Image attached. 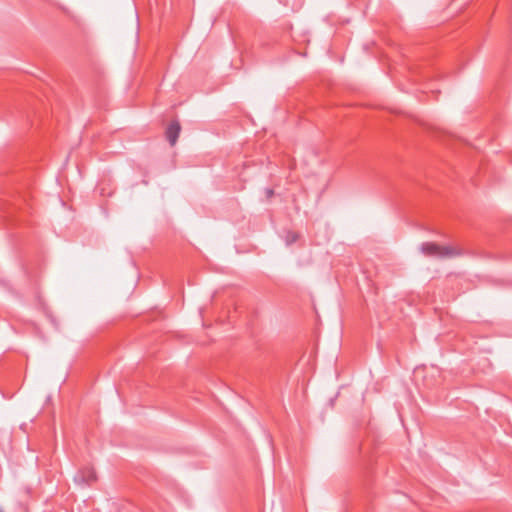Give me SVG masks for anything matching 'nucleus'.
Instances as JSON below:
<instances>
[{"label":"nucleus","mask_w":512,"mask_h":512,"mask_svg":"<svg viewBox=\"0 0 512 512\" xmlns=\"http://www.w3.org/2000/svg\"><path fill=\"white\" fill-rule=\"evenodd\" d=\"M420 251L428 257L435 258H453L463 255L462 249L453 246H442L434 242H424L420 246Z\"/></svg>","instance_id":"1"},{"label":"nucleus","mask_w":512,"mask_h":512,"mask_svg":"<svg viewBox=\"0 0 512 512\" xmlns=\"http://www.w3.org/2000/svg\"><path fill=\"white\" fill-rule=\"evenodd\" d=\"M97 480L96 472L91 467L80 469L74 476L77 485H91Z\"/></svg>","instance_id":"2"},{"label":"nucleus","mask_w":512,"mask_h":512,"mask_svg":"<svg viewBox=\"0 0 512 512\" xmlns=\"http://www.w3.org/2000/svg\"><path fill=\"white\" fill-rule=\"evenodd\" d=\"M181 131V127L178 121H173L166 129V137L171 146H174L177 142Z\"/></svg>","instance_id":"3"},{"label":"nucleus","mask_w":512,"mask_h":512,"mask_svg":"<svg viewBox=\"0 0 512 512\" xmlns=\"http://www.w3.org/2000/svg\"><path fill=\"white\" fill-rule=\"evenodd\" d=\"M298 240V234L295 232H288L285 237L287 245H291Z\"/></svg>","instance_id":"4"},{"label":"nucleus","mask_w":512,"mask_h":512,"mask_svg":"<svg viewBox=\"0 0 512 512\" xmlns=\"http://www.w3.org/2000/svg\"><path fill=\"white\" fill-rule=\"evenodd\" d=\"M266 194L268 198L271 197L273 195V190L267 189Z\"/></svg>","instance_id":"5"},{"label":"nucleus","mask_w":512,"mask_h":512,"mask_svg":"<svg viewBox=\"0 0 512 512\" xmlns=\"http://www.w3.org/2000/svg\"><path fill=\"white\" fill-rule=\"evenodd\" d=\"M0 512H2V510L0 509Z\"/></svg>","instance_id":"6"}]
</instances>
